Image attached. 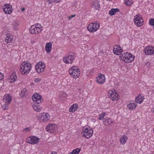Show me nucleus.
I'll return each instance as SVG.
<instances>
[{"mask_svg":"<svg viewBox=\"0 0 154 154\" xmlns=\"http://www.w3.org/2000/svg\"><path fill=\"white\" fill-rule=\"evenodd\" d=\"M20 67V71L21 74L24 75H27L31 69V65L28 61H24L22 63Z\"/></svg>","mask_w":154,"mask_h":154,"instance_id":"obj_1","label":"nucleus"},{"mask_svg":"<svg viewBox=\"0 0 154 154\" xmlns=\"http://www.w3.org/2000/svg\"><path fill=\"white\" fill-rule=\"evenodd\" d=\"M120 59L127 63H129L133 61L134 59V56L132 54L126 52L125 53L122 54L120 56Z\"/></svg>","mask_w":154,"mask_h":154,"instance_id":"obj_2","label":"nucleus"},{"mask_svg":"<svg viewBox=\"0 0 154 154\" xmlns=\"http://www.w3.org/2000/svg\"><path fill=\"white\" fill-rule=\"evenodd\" d=\"M69 73L72 76H75L78 77L80 75V71L78 67L73 66L69 70Z\"/></svg>","mask_w":154,"mask_h":154,"instance_id":"obj_3","label":"nucleus"},{"mask_svg":"<svg viewBox=\"0 0 154 154\" xmlns=\"http://www.w3.org/2000/svg\"><path fill=\"white\" fill-rule=\"evenodd\" d=\"M75 57L74 53H70L67 56L63 58V61L66 63H72Z\"/></svg>","mask_w":154,"mask_h":154,"instance_id":"obj_4","label":"nucleus"},{"mask_svg":"<svg viewBox=\"0 0 154 154\" xmlns=\"http://www.w3.org/2000/svg\"><path fill=\"white\" fill-rule=\"evenodd\" d=\"M93 132V130L91 128H83L82 134L83 137L88 139L92 136Z\"/></svg>","mask_w":154,"mask_h":154,"instance_id":"obj_5","label":"nucleus"},{"mask_svg":"<svg viewBox=\"0 0 154 154\" xmlns=\"http://www.w3.org/2000/svg\"><path fill=\"white\" fill-rule=\"evenodd\" d=\"M100 27L99 23L97 21L90 24L87 26V29L91 32H94L97 31Z\"/></svg>","mask_w":154,"mask_h":154,"instance_id":"obj_6","label":"nucleus"},{"mask_svg":"<svg viewBox=\"0 0 154 154\" xmlns=\"http://www.w3.org/2000/svg\"><path fill=\"white\" fill-rule=\"evenodd\" d=\"M32 98L33 102L35 104H39L43 101L42 96L38 93L34 94L32 96Z\"/></svg>","mask_w":154,"mask_h":154,"instance_id":"obj_7","label":"nucleus"},{"mask_svg":"<svg viewBox=\"0 0 154 154\" xmlns=\"http://www.w3.org/2000/svg\"><path fill=\"white\" fill-rule=\"evenodd\" d=\"M45 67V64L42 62H39L37 63L35 67V69L38 73L43 72Z\"/></svg>","mask_w":154,"mask_h":154,"instance_id":"obj_8","label":"nucleus"},{"mask_svg":"<svg viewBox=\"0 0 154 154\" xmlns=\"http://www.w3.org/2000/svg\"><path fill=\"white\" fill-rule=\"evenodd\" d=\"M134 21L135 25L137 26H141L143 24V20L139 15L135 16Z\"/></svg>","mask_w":154,"mask_h":154,"instance_id":"obj_9","label":"nucleus"},{"mask_svg":"<svg viewBox=\"0 0 154 154\" xmlns=\"http://www.w3.org/2000/svg\"><path fill=\"white\" fill-rule=\"evenodd\" d=\"M39 139L35 136H30L26 139V142L32 144H36L38 143Z\"/></svg>","mask_w":154,"mask_h":154,"instance_id":"obj_10","label":"nucleus"},{"mask_svg":"<svg viewBox=\"0 0 154 154\" xmlns=\"http://www.w3.org/2000/svg\"><path fill=\"white\" fill-rule=\"evenodd\" d=\"M3 11L6 14H10L12 11V6L9 4H5L3 8Z\"/></svg>","mask_w":154,"mask_h":154,"instance_id":"obj_11","label":"nucleus"},{"mask_svg":"<svg viewBox=\"0 0 154 154\" xmlns=\"http://www.w3.org/2000/svg\"><path fill=\"white\" fill-rule=\"evenodd\" d=\"M143 52L146 55H152L154 54V48L152 46H147L143 50Z\"/></svg>","mask_w":154,"mask_h":154,"instance_id":"obj_12","label":"nucleus"},{"mask_svg":"<svg viewBox=\"0 0 154 154\" xmlns=\"http://www.w3.org/2000/svg\"><path fill=\"white\" fill-rule=\"evenodd\" d=\"M29 31L32 34H37L40 32L42 30L40 28L36 27V26L32 25L29 29Z\"/></svg>","mask_w":154,"mask_h":154,"instance_id":"obj_13","label":"nucleus"},{"mask_svg":"<svg viewBox=\"0 0 154 154\" xmlns=\"http://www.w3.org/2000/svg\"><path fill=\"white\" fill-rule=\"evenodd\" d=\"M105 75L102 74H100L96 78V82L97 83L100 84H102L105 82Z\"/></svg>","mask_w":154,"mask_h":154,"instance_id":"obj_14","label":"nucleus"},{"mask_svg":"<svg viewBox=\"0 0 154 154\" xmlns=\"http://www.w3.org/2000/svg\"><path fill=\"white\" fill-rule=\"evenodd\" d=\"M56 125L54 124H50L46 127V130L50 133H53L55 129Z\"/></svg>","mask_w":154,"mask_h":154,"instance_id":"obj_15","label":"nucleus"},{"mask_svg":"<svg viewBox=\"0 0 154 154\" xmlns=\"http://www.w3.org/2000/svg\"><path fill=\"white\" fill-rule=\"evenodd\" d=\"M113 51L115 54L118 55H119L120 53H122L123 51V50L121 49V48L117 45L115 46Z\"/></svg>","mask_w":154,"mask_h":154,"instance_id":"obj_16","label":"nucleus"},{"mask_svg":"<svg viewBox=\"0 0 154 154\" xmlns=\"http://www.w3.org/2000/svg\"><path fill=\"white\" fill-rule=\"evenodd\" d=\"M3 100L5 103L9 104L12 100L11 96L9 94L5 95Z\"/></svg>","mask_w":154,"mask_h":154,"instance_id":"obj_17","label":"nucleus"},{"mask_svg":"<svg viewBox=\"0 0 154 154\" xmlns=\"http://www.w3.org/2000/svg\"><path fill=\"white\" fill-rule=\"evenodd\" d=\"M103 123L105 125H109L113 123L111 119L109 118L106 117L103 119Z\"/></svg>","mask_w":154,"mask_h":154,"instance_id":"obj_18","label":"nucleus"},{"mask_svg":"<svg viewBox=\"0 0 154 154\" xmlns=\"http://www.w3.org/2000/svg\"><path fill=\"white\" fill-rule=\"evenodd\" d=\"M78 108V106L76 104L72 105L69 108V112H73Z\"/></svg>","mask_w":154,"mask_h":154,"instance_id":"obj_19","label":"nucleus"},{"mask_svg":"<svg viewBox=\"0 0 154 154\" xmlns=\"http://www.w3.org/2000/svg\"><path fill=\"white\" fill-rule=\"evenodd\" d=\"M45 50L46 51L49 53L51 51L52 48V44L51 42L47 43L45 46Z\"/></svg>","mask_w":154,"mask_h":154,"instance_id":"obj_20","label":"nucleus"},{"mask_svg":"<svg viewBox=\"0 0 154 154\" xmlns=\"http://www.w3.org/2000/svg\"><path fill=\"white\" fill-rule=\"evenodd\" d=\"M119 10L117 8H112L109 11V14L111 16L114 15L117 12L119 11Z\"/></svg>","mask_w":154,"mask_h":154,"instance_id":"obj_21","label":"nucleus"},{"mask_svg":"<svg viewBox=\"0 0 154 154\" xmlns=\"http://www.w3.org/2000/svg\"><path fill=\"white\" fill-rule=\"evenodd\" d=\"M93 5V7L96 9L99 10L100 8L99 2L97 1H96L94 2Z\"/></svg>","mask_w":154,"mask_h":154,"instance_id":"obj_22","label":"nucleus"},{"mask_svg":"<svg viewBox=\"0 0 154 154\" xmlns=\"http://www.w3.org/2000/svg\"><path fill=\"white\" fill-rule=\"evenodd\" d=\"M128 139V137L126 135H123L120 139V141L121 143L125 144V143L126 140Z\"/></svg>","mask_w":154,"mask_h":154,"instance_id":"obj_23","label":"nucleus"},{"mask_svg":"<svg viewBox=\"0 0 154 154\" xmlns=\"http://www.w3.org/2000/svg\"><path fill=\"white\" fill-rule=\"evenodd\" d=\"M41 119L44 121H46L49 119V117L47 113H43L41 116Z\"/></svg>","mask_w":154,"mask_h":154,"instance_id":"obj_24","label":"nucleus"},{"mask_svg":"<svg viewBox=\"0 0 154 154\" xmlns=\"http://www.w3.org/2000/svg\"><path fill=\"white\" fill-rule=\"evenodd\" d=\"M136 106L137 105L135 104L134 103H131L127 105V107L129 109L133 110L134 109Z\"/></svg>","mask_w":154,"mask_h":154,"instance_id":"obj_25","label":"nucleus"},{"mask_svg":"<svg viewBox=\"0 0 154 154\" xmlns=\"http://www.w3.org/2000/svg\"><path fill=\"white\" fill-rule=\"evenodd\" d=\"M135 100L136 102L141 103L143 102V99L141 95H140L136 97Z\"/></svg>","mask_w":154,"mask_h":154,"instance_id":"obj_26","label":"nucleus"},{"mask_svg":"<svg viewBox=\"0 0 154 154\" xmlns=\"http://www.w3.org/2000/svg\"><path fill=\"white\" fill-rule=\"evenodd\" d=\"M16 75L15 72H13L12 73V75L10 76V79L11 82H14L17 79V77L16 76Z\"/></svg>","mask_w":154,"mask_h":154,"instance_id":"obj_27","label":"nucleus"},{"mask_svg":"<svg viewBox=\"0 0 154 154\" xmlns=\"http://www.w3.org/2000/svg\"><path fill=\"white\" fill-rule=\"evenodd\" d=\"M13 36L12 35H9L7 36L5 39V41L7 43H10L12 40Z\"/></svg>","mask_w":154,"mask_h":154,"instance_id":"obj_28","label":"nucleus"},{"mask_svg":"<svg viewBox=\"0 0 154 154\" xmlns=\"http://www.w3.org/2000/svg\"><path fill=\"white\" fill-rule=\"evenodd\" d=\"M118 95L117 93L115 92L114 94L112 95V97L110 98H112V100H117L119 99L118 97Z\"/></svg>","mask_w":154,"mask_h":154,"instance_id":"obj_29","label":"nucleus"},{"mask_svg":"<svg viewBox=\"0 0 154 154\" xmlns=\"http://www.w3.org/2000/svg\"><path fill=\"white\" fill-rule=\"evenodd\" d=\"M39 106V105L38 104H37V105L35 104L33 105V108L35 111L37 112H39L41 111Z\"/></svg>","mask_w":154,"mask_h":154,"instance_id":"obj_30","label":"nucleus"},{"mask_svg":"<svg viewBox=\"0 0 154 154\" xmlns=\"http://www.w3.org/2000/svg\"><path fill=\"white\" fill-rule=\"evenodd\" d=\"M26 90L25 89H24L20 91L19 94L20 96L22 97H24L26 95Z\"/></svg>","mask_w":154,"mask_h":154,"instance_id":"obj_31","label":"nucleus"},{"mask_svg":"<svg viewBox=\"0 0 154 154\" xmlns=\"http://www.w3.org/2000/svg\"><path fill=\"white\" fill-rule=\"evenodd\" d=\"M81 151V149L80 148H77L73 150L71 152V154H78Z\"/></svg>","mask_w":154,"mask_h":154,"instance_id":"obj_32","label":"nucleus"},{"mask_svg":"<svg viewBox=\"0 0 154 154\" xmlns=\"http://www.w3.org/2000/svg\"><path fill=\"white\" fill-rule=\"evenodd\" d=\"M125 3L127 6H130L133 3L132 0H125Z\"/></svg>","mask_w":154,"mask_h":154,"instance_id":"obj_33","label":"nucleus"},{"mask_svg":"<svg viewBox=\"0 0 154 154\" xmlns=\"http://www.w3.org/2000/svg\"><path fill=\"white\" fill-rule=\"evenodd\" d=\"M115 92V90H114L113 91L112 90H109L108 92V96L109 98H111L112 97V95Z\"/></svg>","mask_w":154,"mask_h":154,"instance_id":"obj_34","label":"nucleus"},{"mask_svg":"<svg viewBox=\"0 0 154 154\" xmlns=\"http://www.w3.org/2000/svg\"><path fill=\"white\" fill-rule=\"evenodd\" d=\"M106 115V113L105 112L102 113L101 114L99 115V119L101 120L103 119L104 117Z\"/></svg>","mask_w":154,"mask_h":154,"instance_id":"obj_35","label":"nucleus"},{"mask_svg":"<svg viewBox=\"0 0 154 154\" xmlns=\"http://www.w3.org/2000/svg\"><path fill=\"white\" fill-rule=\"evenodd\" d=\"M18 26V24L16 22H14L13 23V28L15 30L17 29V26Z\"/></svg>","mask_w":154,"mask_h":154,"instance_id":"obj_36","label":"nucleus"},{"mask_svg":"<svg viewBox=\"0 0 154 154\" xmlns=\"http://www.w3.org/2000/svg\"><path fill=\"white\" fill-rule=\"evenodd\" d=\"M9 104L6 103L5 104L3 105L2 106V107L3 109L4 110H5L8 109V105Z\"/></svg>","mask_w":154,"mask_h":154,"instance_id":"obj_37","label":"nucleus"},{"mask_svg":"<svg viewBox=\"0 0 154 154\" xmlns=\"http://www.w3.org/2000/svg\"><path fill=\"white\" fill-rule=\"evenodd\" d=\"M34 25V26H36V27H38L39 28H40V29H41V30L42 31V26L40 24L38 23H36Z\"/></svg>","mask_w":154,"mask_h":154,"instance_id":"obj_38","label":"nucleus"},{"mask_svg":"<svg viewBox=\"0 0 154 154\" xmlns=\"http://www.w3.org/2000/svg\"><path fill=\"white\" fill-rule=\"evenodd\" d=\"M41 81V79L39 78H36L35 79L34 81L36 82H38Z\"/></svg>","mask_w":154,"mask_h":154,"instance_id":"obj_39","label":"nucleus"},{"mask_svg":"<svg viewBox=\"0 0 154 154\" xmlns=\"http://www.w3.org/2000/svg\"><path fill=\"white\" fill-rule=\"evenodd\" d=\"M3 78V75L0 72V80H2Z\"/></svg>","mask_w":154,"mask_h":154,"instance_id":"obj_40","label":"nucleus"},{"mask_svg":"<svg viewBox=\"0 0 154 154\" xmlns=\"http://www.w3.org/2000/svg\"><path fill=\"white\" fill-rule=\"evenodd\" d=\"M29 129L28 128H26L23 129V131L26 132H28L29 131Z\"/></svg>","mask_w":154,"mask_h":154,"instance_id":"obj_41","label":"nucleus"},{"mask_svg":"<svg viewBox=\"0 0 154 154\" xmlns=\"http://www.w3.org/2000/svg\"><path fill=\"white\" fill-rule=\"evenodd\" d=\"M54 2L55 3H58L60 2V0H53Z\"/></svg>","mask_w":154,"mask_h":154,"instance_id":"obj_42","label":"nucleus"},{"mask_svg":"<svg viewBox=\"0 0 154 154\" xmlns=\"http://www.w3.org/2000/svg\"><path fill=\"white\" fill-rule=\"evenodd\" d=\"M46 1L48 2H49V4H51L52 3V1L51 0H46Z\"/></svg>","mask_w":154,"mask_h":154,"instance_id":"obj_43","label":"nucleus"},{"mask_svg":"<svg viewBox=\"0 0 154 154\" xmlns=\"http://www.w3.org/2000/svg\"><path fill=\"white\" fill-rule=\"evenodd\" d=\"M25 10V8H22L21 11H23Z\"/></svg>","mask_w":154,"mask_h":154,"instance_id":"obj_44","label":"nucleus"},{"mask_svg":"<svg viewBox=\"0 0 154 154\" xmlns=\"http://www.w3.org/2000/svg\"><path fill=\"white\" fill-rule=\"evenodd\" d=\"M75 15H72V16H71V17H69V19H70L71 18H72V17H75Z\"/></svg>","mask_w":154,"mask_h":154,"instance_id":"obj_45","label":"nucleus"},{"mask_svg":"<svg viewBox=\"0 0 154 154\" xmlns=\"http://www.w3.org/2000/svg\"><path fill=\"white\" fill-rule=\"evenodd\" d=\"M51 154H57L56 152L53 151L52 152Z\"/></svg>","mask_w":154,"mask_h":154,"instance_id":"obj_46","label":"nucleus"},{"mask_svg":"<svg viewBox=\"0 0 154 154\" xmlns=\"http://www.w3.org/2000/svg\"><path fill=\"white\" fill-rule=\"evenodd\" d=\"M151 26H153V29H154V23H152V24H150Z\"/></svg>","mask_w":154,"mask_h":154,"instance_id":"obj_47","label":"nucleus"},{"mask_svg":"<svg viewBox=\"0 0 154 154\" xmlns=\"http://www.w3.org/2000/svg\"><path fill=\"white\" fill-rule=\"evenodd\" d=\"M35 43V42L34 41H31V43L32 44H33V43Z\"/></svg>","mask_w":154,"mask_h":154,"instance_id":"obj_48","label":"nucleus"}]
</instances>
